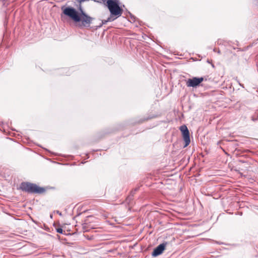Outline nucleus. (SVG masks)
<instances>
[{
    "label": "nucleus",
    "instance_id": "f257e3e1",
    "mask_svg": "<svg viewBox=\"0 0 258 258\" xmlns=\"http://www.w3.org/2000/svg\"><path fill=\"white\" fill-rule=\"evenodd\" d=\"M63 14L76 23L80 28L89 27L94 18L88 15L82 9L79 13L73 7H62Z\"/></svg>",
    "mask_w": 258,
    "mask_h": 258
},
{
    "label": "nucleus",
    "instance_id": "f03ea898",
    "mask_svg": "<svg viewBox=\"0 0 258 258\" xmlns=\"http://www.w3.org/2000/svg\"><path fill=\"white\" fill-rule=\"evenodd\" d=\"M107 7L113 16L117 17L120 16L122 13V10L119 7L118 0H105Z\"/></svg>",
    "mask_w": 258,
    "mask_h": 258
},
{
    "label": "nucleus",
    "instance_id": "7ed1b4c3",
    "mask_svg": "<svg viewBox=\"0 0 258 258\" xmlns=\"http://www.w3.org/2000/svg\"><path fill=\"white\" fill-rule=\"evenodd\" d=\"M23 190L30 193H42L44 191V188L39 187L36 184L29 182H23L21 185Z\"/></svg>",
    "mask_w": 258,
    "mask_h": 258
},
{
    "label": "nucleus",
    "instance_id": "20e7f679",
    "mask_svg": "<svg viewBox=\"0 0 258 258\" xmlns=\"http://www.w3.org/2000/svg\"><path fill=\"white\" fill-rule=\"evenodd\" d=\"M180 130L182 134L183 140L185 142L184 147H185L189 144L190 142L189 131L185 125L181 126Z\"/></svg>",
    "mask_w": 258,
    "mask_h": 258
},
{
    "label": "nucleus",
    "instance_id": "39448f33",
    "mask_svg": "<svg viewBox=\"0 0 258 258\" xmlns=\"http://www.w3.org/2000/svg\"><path fill=\"white\" fill-rule=\"evenodd\" d=\"M203 81L204 78L203 77H194L192 79H189L186 81V84L187 87H196L199 85Z\"/></svg>",
    "mask_w": 258,
    "mask_h": 258
},
{
    "label": "nucleus",
    "instance_id": "423d86ee",
    "mask_svg": "<svg viewBox=\"0 0 258 258\" xmlns=\"http://www.w3.org/2000/svg\"><path fill=\"white\" fill-rule=\"evenodd\" d=\"M167 243H163L156 247L152 252V256H157L161 254L165 249Z\"/></svg>",
    "mask_w": 258,
    "mask_h": 258
},
{
    "label": "nucleus",
    "instance_id": "0eeeda50",
    "mask_svg": "<svg viewBox=\"0 0 258 258\" xmlns=\"http://www.w3.org/2000/svg\"><path fill=\"white\" fill-rule=\"evenodd\" d=\"M115 19H112L111 17H109L107 19V20H103L102 23V24H106V23L107 22H110V21H113Z\"/></svg>",
    "mask_w": 258,
    "mask_h": 258
},
{
    "label": "nucleus",
    "instance_id": "6e6552de",
    "mask_svg": "<svg viewBox=\"0 0 258 258\" xmlns=\"http://www.w3.org/2000/svg\"><path fill=\"white\" fill-rule=\"evenodd\" d=\"M56 231L57 232L59 233H63V230L61 228H57L56 229Z\"/></svg>",
    "mask_w": 258,
    "mask_h": 258
}]
</instances>
